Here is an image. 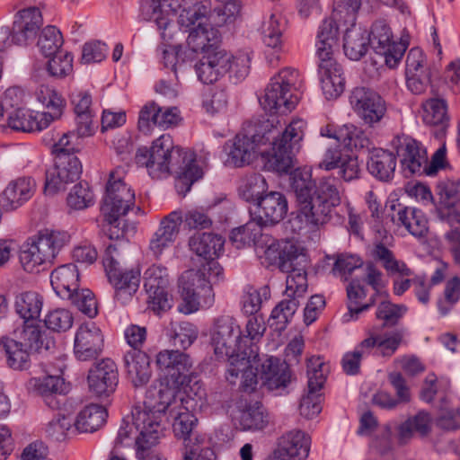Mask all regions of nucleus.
Returning <instances> with one entry per match:
<instances>
[{"label": "nucleus", "instance_id": "f257e3e1", "mask_svg": "<svg viewBox=\"0 0 460 460\" xmlns=\"http://www.w3.org/2000/svg\"><path fill=\"white\" fill-rule=\"evenodd\" d=\"M306 122L302 119H294L283 131L274 120H268L256 134L240 135V139L248 144L244 148L251 154V163L261 157L268 169L282 173L293 167L294 150L303 140Z\"/></svg>", "mask_w": 460, "mask_h": 460}, {"label": "nucleus", "instance_id": "f03ea898", "mask_svg": "<svg viewBox=\"0 0 460 460\" xmlns=\"http://www.w3.org/2000/svg\"><path fill=\"white\" fill-rule=\"evenodd\" d=\"M292 189L296 204V218L308 227H316L326 223L333 208L341 203L342 191L335 180L322 179L316 185L310 175L295 172Z\"/></svg>", "mask_w": 460, "mask_h": 460}, {"label": "nucleus", "instance_id": "7ed1b4c3", "mask_svg": "<svg viewBox=\"0 0 460 460\" xmlns=\"http://www.w3.org/2000/svg\"><path fill=\"white\" fill-rule=\"evenodd\" d=\"M174 152L175 155L169 157L150 153L146 147H140L135 155V162L137 165L146 167L154 179H162L175 173V188L179 194L185 196L192 184L202 177V172L195 164L194 155L190 151L177 148Z\"/></svg>", "mask_w": 460, "mask_h": 460}, {"label": "nucleus", "instance_id": "20e7f679", "mask_svg": "<svg viewBox=\"0 0 460 460\" xmlns=\"http://www.w3.org/2000/svg\"><path fill=\"white\" fill-rule=\"evenodd\" d=\"M125 175L126 169L123 166H118L110 172L102 199L101 212L110 226L108 231L111 239H119L123 235L118 221L135 207V191L125 182Z\"/></svg>", "mask_w": 460, "mask_h": 460}, {"label": "nucleus", "instance_id": "39448f33", "mask_svg": "<svg viewBox=\"0 0 460 460\" xmlns=\"http://www.w3.org/2000/svg\"><path fill=\"white\" fill-rule=\"evenodd\" d=\"M70 242L66 231L44 230L29 238L21 247L19 260L22 269L38 273L53 263L60 251Z\"/></svg>", "mask_w": 460, "mask_h": 460}, {"label": "nucleus", "instance_id": "423d86ee", "mask_svg": "<svg viewBox=\"0 0 460 460\" xmlns=\"http://www.w3.org/2000/svg\"><path fill=\"white\" fill-rule=\"evenodd\" d=\"M163 427L152 416L138 412L135 417V427H120L115 440V447L128 445L135 440V451L137 460H166L156 447L163 435Z\"/></svg>", "mask_w": 460, "mask_h": 460}, {"label": "nucleus", "instance_id": "0eeeda50", "mask_svg": "<svg viewBox=\"0 0 460 460\" xmlns=\"http://www.w3.org/2000/svg\"><path fill=\"white\" fill-rule=\"evenodd\" d=\"M365 335L355 349L342 358V368L348 375L357 374L361 358L373 350L384 358H391L403 343L405 332L403 329L383 332L379 327H372L366 329Z\"/></svg>", "mask_w": 460, "mask_h": 460}, {"label": "nucleus", "instance_id": "6e6552de", "mask_svg": "<svg viewBox=\"0 0 460 460\" xmlns=\"http://www.w3.org/2000/svg\"><path fill=\"white\" fill-rule=\"evenodd\" d=\"M141 12L146 19L154 21L159 29L166 30L176 13H179L180 25L190 28L199 22L207 21L209 9L200 4L187 6L180 0H144Z\"/></svg>", "mask_w": 460, "mask_h": 460}, {"label": "nucleus", "instance_id": "1a4fd4ad", "mask_svg": "<svg viewBox=\"0 0 460 460\" xmlns=\"http://www.w3.org/2000/svg\"><path fill=\"white\" fill-rule=\"evenodd\" d=\"M302 78L299 72L291 67L281 69L271 77L261 98V105L270 113L285 114L295 109L298 97L293 91L299 88Z\"/></svg>", "mask_w": 460, "mask_h": 460}, {"label": "nucleus", "instance_id": "9d476101", "mask_svg": "<svg viewBox=\"0 0 460 460\" xmlns=\"http://www.w3.org/2000/svg\"><path fill=\"white\" fill-rule=\"evenodd\" d=\"M208 59L199 77L202 83L213 84L226 74L239 80L245 78L250 72L252 52L241 49L233 53L223 49Z\"/></svg>", "mask_w": 460, "mask_h": 460}, {"label": "nucleus", "instance_id": "9b49d317", "mask_svg": "<svg viewBox=\"0 0 460 460\" xmlns=\"http://www.w3.org/2000/svg\"><path fill=\"white\" fill-rule=\"evenodd\" d=\"M182 383L171 381L168 376H164L159 382L158 386L148 391L145 401L144 408H135L132 411L130 421H124L121 427H135V417L138 412H145L152 415L161 425L163 414L166 411L171 414L175 406L184 403L186 401L182 398L177 399L181 385Z\"/></svg>", "mask_w": 460, "mask_h": 460}, {"label": "nucleus", "instance_id": "f8f14e48", "mask_svg": "<svg viewBox=\"0 0 460 460\" xmlns=\"http://www.w3.org/2000/svg\"><path fill=\"white\" fill-rule=\"evenodd\" d=\"M178 287L181 297L178 306L181 313L190 314L198 311L201 303L207 305L213 302L210 281L199 269L184 271L179 278Z\"/></svg>", "mask_w": 460, "mask_h": 460}, {"label": "nucleus", "instance_id": "ddd939ff", "mask_svg": "<svg viewBox=\"0 0 460 460\" xmlns=\"http://www.w3.org/2000/svg\"><path fill=\"white\" fill-rule=\"evenodd\" d=\"M82 173V164L75 154L55 156L54 165L46 172L45 192L55 194L75 182Z\"/></svg>", "mask_w": 460, "mask_h": 460}, {"label": "nucleus", "instance_id": "4468645a", "mask_svg": "<svg viewBox=\"0 0 460 460\" xmlns=\"http://www.w3.org/2000/svg\"><path fill=\"white\" fill-rule=\"evenodd\" d=\"M187 43L192 51L201 54V58L195 66L198 77L201 75L202 67L209 60L208 58L224 49L221 47L218 30L208 23V20L199 22L198 25L190 30Z\"/></svg>", "mask_w": 460, "mask_h": 460}, {"label": "nucleus", "instance_id": "2eb2a0df", "mask_svg": "<svg viewBox=\"0 0 460 460\" xmlns=\"http://www.w3.org/2000/svg\"><path fill=\"white\" fill-rule=\"evenodd\" d=\"M211 342L216 356L221 359L246 347L240 326L231 316H221L216 320Z\"/></svg>", "mask_w": 460, "mask_h": 460}, {"label": "nucleus", "instance_id": "dca6fc26", "mask_svg": "<svg viewBox=\"0 0 460 460\" xmlns=\"http://www.w3.org/2000/svg\"><path fill=\"white\" fill-rule=\"evenodd\" d=\"M367 38L375 52L384 58V62L389 68L398 66L407 47L394 40L391 28L385 21L374 22Z\"/></svg>", "mask_w": 460, "mask_h": 460}, {"label": "nucleus", "instance_id": "f3484780", "mask_svg": "<svg viewBox=\"0 0 460 460\" xmlns=\"http://www.w3.org/2000/svg\"><path fill=\"white\" fill-rule=\"evenodd\" d=\"M349 103L362 121L373 127L386 114L385 101L375 91L366 87H356L349 95Z\"/></svg>", "mask_w": 460, "mask_h": 460}, {"label": "nucleus", "instance_id": "a211bd4d", "mask_svg": "<svg viewBox=\"0 0 460 460\" xmlns=\"http://www.w3.org/2000/svg\"><path fill=\"white\" fill-rule=\"evenodd\" d=\"M144 288L147 294L148 307L156 314L171 307L166 288L169 284V274L166 267L152 264L143 275Z\"/></svg>", "mask_w": 460, "mask_h": 460}, {"label": "nucleus", "instance_id": "6ab92c4d", "mask_svg": "<svg viewBox=\"0 0 460 460\" xmlns=\"http://www.w3.org/2000/svg\"><path fill=\"white\" fill-rule=\"evenodd\" d=\"M247 356L243 349L232 355L226 356L228 365L226 372V378L231 384H235L241 376V387L244 392H252L255 390L258 383V374L254 372V364L256 363L257 355Z\"/></svg>", "mask_w": 460, "mask_h": 460}, {"label": "nucleus", "instance_id": "aec40b11", "mask_svg": "<svg viewBox=\"0 0 460 460\" xmlns=\"http://www.w3.org/2000/svg\"><path fill=\"white\" fill-rule=\"evenodd\" d=\"M103 334L94 323H82L76 330L74 341V353L82 361L95 358L103 346Z\"/></svg>", "mask_w": 460, "mask_h": 460}, {"label": "nucleus", "instance_id": "412c9836", "mask_svg": "<svg viewBox=\"0 0 460 460\" xmlns=\"http://www.w3.org/2000/svg\"><path fill=\"white\" fill-rule=\"evenodd\" d=\"M43 24L40 7L30 6L20 10L14 16L10 40L17 45H26L37 35Z\"/></svg>", "mask_w": 460, "mask_h": 460}, {"label": "nucleus", "instance_id": "4be33fe9", "mask_svg": "<svg viewBox=\"0 0 460 460\" xmlns=\"http://www.w3.org/2000/svg\"><path fill=\"white\" fill-rule=\"evenodd\" d=\"M87 381L90 392L95 396H110L114 393L119 382L115 362L109 358L102 359L90 369Z\"/></svg>", "mask_w": 460, "mask_h": 460}, {"label": "nucleus", "instance_id": "5701e85b", "mask_svg": "<svg viewBox=\"0 0 460 460\" xmlns=\"http://www.w3.org/2000/svg\"><path fill=\"white\" fill-rule=\"evenodd\" d=\"M402 169L409 174L420 172L428 162L427 152L419 142L408 136H397L392 141Z\"/></svg>", "mask_w": 460, "mask_h": 460}, {"label": "nucleus", "instance_id": "b1692460", "mask_svg": "<svg viewBox=\"0 0 460 460\" xmlns=\"http://www.w3.org/2000/svg\"><path fill=\"white\" fill-rule=\"evenodd\" d=\"M155 366L166 374L165 376L176 383H184L187 374L192 367V361L187 353L179 349H163L155 355Z\"/></svg>", "mask_w": 460, "mask_h": 460}, {"label": "nucleus", "instance_id": "393cba45", "mask_svg": "<svg viewBox=\"0 0 460 460\" xmlns=\"http://www.w3.org/2000/svg\"><path fill=\"white\" fill-rule=\"evenodd\" d=\"M182 222L181 210L172 211L161 220L149 243V249L156 259H159L163 252L173 244Z\"/></svg>", "mask_w": 460, "mask_h": 460}, {"label": "nucleus", "instance_id": "a878e982", "mask_svg": "<svg viewBox=\"0 0 460 460\" xmlns=\"http://www.w3.org/2000/svg\"><path fill=\"white\" fill-rule=\"evenodd\" d=\"M258 219L261 225L272 226L286 217L288 205L285 195L279 191H270L257 201Z\"/></svg>", "mask_w": 460, "mask_h": 460}, {"label": "nucleus", "instance_id": "bb28decb", "mask_svg": "<svg viewBox=\"0 0 460 460\" xmlns=\"http://www.w3.org/2000/svg\"><path fill=\"white\" fill-rule=\"evenodd\" d=\"M127 378L135 387L146 385L152 376L149 356L141 349H130L123 358Z\"/></svg>", "mask_w": 460, "mask_h": 460}, {"label": "nucleus", "instance_id": "cd10ccee", "mask_svg": "<svg viewBox=\"0 0 460 460\" xmlns=\"http://www.w3.org/2000/svg\"><path fill=\"white\" fill-rule=\"evenodd\" d=\"M28 387L43 397L46 403L52 409H57L59 405L55 396L66 394L70 388L64 378L52 375L31 377L28 381Z\"/></svg>", "mask_w": 460, "mask_h": 460}, {"label": "nucleus", "instance_id": "c85d7f7f", "mask_svg": "<svg viewBox=\"0 0 460 460\" xmlns=\"http://www.w3.org/2000/svg\"><path fill=\"white\" fill-rule=\"evenodd\" d=\"M36 182L31 177H19L11 181L3 190L1 198L7 209L22 207L34 195Z\"/></svg>", "mask_w": 460, "mask_h": 460}, {"label": "nucleus", "instance_id": "c756f323", "mask_svg": "<svg viewBox=\"0 0 460 460\" xmlns=\"http://www.w3.org/2000/svg\"><path fill=\"white\" fill-rule=\"evenodd\" d=\"M114 289V300L122 305H128L138 290L140 284V270L137 269L125 270L108 278Z\"/></svg>", "mask_w": 460, "mask_h": 460}, {"label": "nucleus", "instance_id": "7c9ffc66", "mask_svg": "<svg viewBox=\"0 0 460 460\" xmlns=\"http://www.w3.org/2000/svg\"><path fill=\"white\" fill-rule=\"evenodd\" d=\"M48 118L49 115L26 108H18L9 113L7 127L21 132L40 131L49 127Z\"/></svg>", "mask_w": 460, "mask_h": 460}, {"label": "nucleus", "instance_id": "2f4dec72", "mask_svg": "<svg viewBox=\"0 0 460 460\" xmlns=\"http://www.w3.org/2000/svg\"><path fill=\"white\" fill-rule=\"evenodd\" d=\"M262 385L269 390L287 386L290 379L288 365L275 357L265 358L259 372Z\"/></svg>", "mask_w": 460, "mask_h": 460}, {"label": "nucleus", "instance_id": "473e14b6", "mask_svg": "<svg viewBox=\"0 0 460 460\" xmlns=\"http://www.w3.org/2000/svg\"><path fill=\"white\" fill-rule=\"evenodd\" d=\"M79 271L73 263L55 269L50 274V283L58 296L63 299L71 297L79 288Z\"/></svg>", "mask_w": 460, "mask_h": 460}, {"label": "nucleus", "instance_id": "72a5a7b5", "mask_svg": "<svg viewBox=\"0 0 460 460\" xmlns=\"http://www.w3.org/2000/svg\"><path fill=\"white\" fill-rule=\"evenodd\" d=\"M311 438L301 430H291L282 436L279 452L282 456L294 460H305L310 452Z\"/></svg>", "mask_w": 460, "mask_h": 460}, {"label": "nucleus", "instance_id": "f704fd0d", "mask_svg": "<svg viewBox=\"0 0 460 460\" xmlns=\"http://www.w3.org/2000/svg\"><path fill=\"white\" fill-rule=\"evenodd\" d=\"M71 102L76 114L78 136H91L93 133L91 94L83 90L75 91L71 94Z\"/></svg>", "mask_w": 460, "mask_h": 460}, {"label": "nucleus", "instance_id": "c9c22d12", "mask_svg": "<svg viewBox=\"0 0 460 460\" xmlns=\"http://www.w3.org/2000/svg\"><path fill=\"white\" fill-rule=\"evenodd\" d=\"M396 226H402L415 237H424L428 234V219L424 213L416 208H399L391 217Z\"/></svg>", "mask_w": 460, "mask_h": 460}, {"label": "nucleus", "instance_id": "e433bc0d", "mask_svg": "<svg viewBox=\"0 0 460 460\" xmlns=\"http://www.w3.org/2000/svg\"><path fill=\"white\" fill-rule=\"evenodd\" d=\"M396 167L395 155L383 148L370 150L367 160L369 172L381 181H389L393 178Z\"/></svg>", "mask_w": 460, "mask_h": 460}, {"label": "nucleus", "instance_id": "4c0bfd02", "mask_svg": "<svg viewBox=\"0 0 460 460\" xmlns=\"http://www.w3.org/2000/svg\"><path fill=\"white\" fill-rule=\"evenodd\" d=\"M107 410L100 404H89L77 414L74 428L80 433H93L102 428L107 419Z\"/></svg>", "mask_w": 460, "mask_h": 460}, {"label": "nucleus", "instance_id": "58836bf2", "mask_svg": "<svg viewBox=\"0 0 460 460\" xmlns=\"http://www.w3.org/2000/svg\"><path fill=\"white\" fill-rule=\"evenodd\" d=\"M222 236L211 233L194 234L189 242L190 250L206 260H215L224 251Z\"/></svg>", "mask_w": 460, "mask_h": 460}, {"label": "nucleus", "instance_id": "ea45409f", "mask_svg": "<svg viewBox=\"0 0 460 460\" xmlns=\"http://www.w3.org/2000/svg\"><path fill=\"white\" fill-rule=\"evenodd\" d=\"M372 257L381 263L389 276L409 278L413 272L402 260L396 258L394 253L383 243H377L372 250Z\"/></svg>", "mask_w": 460, "mask_h": 460}, {"label": "nucleus", "instance_id": "a19ab883", "mask_svg": "<svg viewBox=\"0 0 460 460\" xmlns=\"http://www.w3.org/2000/svg\"><path fill=\"white\" fill-rule=\"evenodd\" d=\"M34 95L37 101L48 110L46 112L40 113L49 115V124L62 116L66 107V101L54 87L48 84H40L35 90Z\"/></svg>", "mask_w": 460, "mask_h": 460}, {"label": "nucleus", "instance_id": "79ce46f5", "mask_svg": "<svg viewBox=\"0 0 460 460\" xmlns=\"http://www.w3.org/2000/svg\"><path fill=\"white\" fill-rule=\"evenodd\" d=\"M17 341L31 352L48 350L54 341L49 339L45 332H42L37 322L24 323L22 329L16 334Z\"/></svg>", "mask_w": 460, "mask_h": 460}, {"label": "nucleus", "instance_id": "37998d69", "mask_svg": "<svg viewBox=\"0 0 460 460\" xmlns=\"http://www.w3.org/2000/svg\"><path fill=\"white\" fill-rule=\"evenodd\" d=\"M42 306L43 297L36 291H24L15 297V312L24 323L37 322Z\"/></svg>", "mask_w": 460, "mask_h": 460}, {"label": "nucleus", "instance_id": "c03bdc74", "mask_svg": "<svg viewBox=\"0 0 460 460\" xmlns=\"http://www.w3.org/2000/svg\"><path fill=\"white\" fill-rule=\"evenodd\" d=\"M186 401L184 403H180L175 406L173 411L169 414L172 420V431L177 438L184 440V444L188 442L190 435L194 429L198 420L195 415L189 410ZM194 439V438H192Z\"/></svg>", "mask_w": 460, "mask_h": 460}, {"label": "nucleus", "instance_id": "a18cd8bd", "mask_svg": "<svg viewBox=\"0 0 460 460\" xmlns=\"http://www.w3.org/2000/svg\"><path fill=\"white\" fill-rule=\"evenodd\" d=\"M368 45L369 41L365 30L352 26L346 31L343 49L349 59H360L367 53Z\"/></svg>", "mask_w": 460, "mask_h": 460}, {"label": "nucleus", "instance_id": "49530a36", "mask_svg": "<svg viewBox=\"0 0 460 460\" xmlns=\"http://www.w3.org/2000/svg\"><path fill=\"white\" fill-rule=\"evenodd\" d=\"M348 296V312L342 316L344 323H349L358 319V315L367 311L370 305L361 304V301L367 296L365 288L357 281H352L347 287Z\"/></svg>", "mask_w": 460, "mask_h": 460}, {"label": "nucleus", "instance_id": "de8ad7c7", "mask_svg": "<svg viewBox=\"0 0 460 460\" xmlns=\"http://www.w3.org/2000/svg\"><path fill=\"white\" fill-rule=\"evenodd\" d=\"M322 90L326 99H337L345 89V78L341 66L318 70Z\"/></svg>", "mask_w": 460, "mask_h": 460}, {"label": "nucleus", "instance_id": "09e8293b", "mask_svg": "<svg viewBox=\"0 0 460 460\" xmlns=\"http://www.w3.org/2000/svg\"><path fill=\"white\" fill-rule=\"evenodd\" d=\"M261 226L260 222L252 220L242 226L233 229L230 234L232 243L237 249L252 244L256 247L260 239L263 236L261 234Z\"/></svg>", "mask_w": 460, "mask_h": 460}, {"label": "nucleus", "instance_id": "8fccbe9b", "mask_svg": "<svg viewBox=\"0 0 460 460\" xmlns=\"http://www.w3.org/2000/svg\"><path fill=\"white\" fill-rule=\"evenodd\" d=\"M7 365L15 370L26 369L30 366L31 351L15 339L4 344Z\"/></svg>", "mask_w": 460, "mask_h": 460}, {"label": "nucleus", "instance_id": "3c124183", "mask_svg": "<svg viewBox=\"0 0 460 460\" xmlns=\"http://www.w3.org/2000/svg\"><path fill=\"white\" fill-rule=\"evenodd\" d=\"M283 27L280 16L270 14L262 24V36L264 44L277 52L284 51L282 40Z\"/></svg>", "mask_w": 460, "mask_h": 460}, {"label": "nucleus", "instance_id": "603ef678", "mask_svg": "<svg viewBox=\"0 0 460 460\" xmlns=\"http://www.w3.org/2000/svg\"><path fill=\"white\" fill-rule=\"evenodd\" d=\"M299 306V301L287 297L280 301L272 310L270 325L276 330H283L294 316Z\"/></svg>", "mask_w": 460, "mask_h": 460}, {"label": "nucleus", "instance_id": "864d4df0", "mask_svg": "<svg viewBox=\"0 0 460 460\" xmlns=\"http://www.w3.org/2000/svg\"><path fill=\"white\" fill-rule=\"evenodd\" d=\"M423 121L431 126L442 125L448 120L447 105L446 101L431 98L422 103Z\"/></svg>", "mask_w": 460, "mask_h": 460}, {"label": "nucleus", "instance_id": "5fc2aeb1", "mask_svg": "<svg viewBox=\"0 0 460 460\" xmlns=\"http://www.w3.org/2000/svg\"><path fill=\"white\" fill-rule=\"evenodd\" d=\"M287 272L288 275L286 279L285 295L299 301V298L305 296L308 288L306 271L304 268H296Z\"/></svg>", "mask_w": 460, "mask_h": 460}, {"label": "nucleus", "instance_id": "6e6d98bb", "mask_svg": "<svg viewBox=\"0 0 460 460\" xmlns=\"http://www.w3.org/2000/svg\"><path fill=\"white\" fill-rule=\"evenodd\" d=\"M301 262H306L304 248L291 241H281L279 269L289 271Z\"/></svg>", "mask_w": 460, "mask_h": 460}, {"label": "nucleus", "instance_id": "4d7b16f0", "mask_svg": "<svg viewBox=\"0 0 460 460\" xmlns=\"http://www.w3.org/2000/svg\"><path fill=\"white\" fill-rule=\"evenodd\" d=\"M258 257L262 261L261 263L272 265L278 263L279 266L281 253V241L265 235L260 239L255 248Z\"/></svg>", "mask_w": 460, "mask_h": 460}, {"label": "nucleus", "instance_id": "13d9d810", "mask_svg": "<svg viewBox=\"0 0 460 460\" xmlns=\"http://www.w3.org/2000/svg\"><path fill=\"white\" fill-rule=\"evenodd\" d=\"M329 367L319 356L307 359L308 389L320 391L325 382Z\"/></svg>", "mask_w": 460, "mask_h": 460}, {"label": "nucleus", "instance_id": "bf43d9fd", "mask_svg": "<svg viewBox=\"0 0 460 460\" xmlns=\"http://www.w3.org/2000/svg\"><path fill=\"white\" fill-rule=\"evenodd\" d=\"M436 425L445 430L459 429L460 408L452 405L447 398H443L436 419Z\"/></svg>", "mask_w": 460, "mask_h": 460}, {"label": "nucleus", "instance_id": "052dcab7", "mask_svg": "<svg viewBox=\"0 0 460 460\" xmlns=\"http://www.w3.org/2000/svg\"><path fill=\"white\" fill-rule=\"evenodd\" d=\"M322 135L336 138L345 146L355 148L363 147L368 142L367 138L364 136V133L353 125H345L339 128V130L333 135L325 133L323 129H322Z\"/></svg>", "mask_w": 460, "mask_h": 460}, {"label": "nucleus", "instance_id": "680f3d73", "mask_svg": "<svg viewBox=\"0 0 460 460\" xmlns=\"http://www.w3.org/2000/svg\"><path fill=\"white\" fill-rule=\"evenodd\" d=\"M62 45L63 38L57 27L47 26L42 30L38 40V47L42 54L46 57H51L59 52Z\"/></svg>", "mask_w": 460, "mask_h": 460}, {"label": "nucleus", "instance_id": "e2e57ef3", "mask_svg": "<svg viewBox=\"0 0 460 460\" xmlns=\"http://www.w3.org/2000/svg\"><path fill=\"white\" fill-rule=\"evenodd\" d=\"M267 188L265 178L261 174L254 173L243 181L239 187V192L247 201H258Z\"/></svg>", "mask_w": 460, "mask_h": 460}, {"label": "nucleus", "instance_id": "0e129e2a", "mask_svg": "<svg viewBox=\"0 0 460 460\" xmlns=\"http://www.w3.org/2000/svg\"><path fill=\"white\" fill-rule=\"evenodd\" d=\"M94 202L93 193L87 183H78L74 186L66 198L70 209L82 210L89 208Z\"/></svg>", "mask_w": 460, "mask_h": 460}, {"label": "nucleus", "instance_id": "69168bd1", "mask_svg": "<svg viewBox=\"0 0 460 460\" xmlns=\"http://www.w3.org/2000/svg\"><path fill=\"white\" fill-rule=\"evenodd\" d=\"M49 60L47 70L51 76L64 78L73 72V56L71 53L60 50L52 55Z\"/></svg>", "mask_w": 460, "mask_h": 460}, {"label": "nucleus", "instance_id": "338daca9", "mask_svg": "<svg viewBox=\"0 0 460 460\" xmlns=\"http://www.w3.org/2000/svg\"><path fill=\"white\" fill-rule=\"evenodd\" d=\"M45 325L53 332H66L74 323L72 313L65 308H57L48 313L45 317Z\"/></svg>", "mask_w": 460, "mask_h": 460}, {"label": "nucleus", "instance_id": "774afa93", "mask_svg": "<svg viewBox=\"0 0 460 460\" xmlns=\"http://www.w3.org/2000/svg\"><path fill=\"white\" fill-rule=\"evenodd\" d=\"M204 439L199 437H194V439H189L185 443L183 460H214V452L208 447L203 446Z\"/></svg>", "mask_w": 460, "mask_h": 460}]
</instances>
